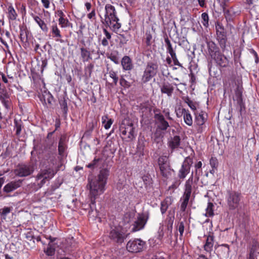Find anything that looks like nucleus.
<instances>
[{
    "label": "nucleus",
    "instance_id": "ea45409f",
    "mask_svg": "<svg viewBox=\"0 0 259 259\" xmlns=\"http://www.w3.org/2000/svg\"><path fill=\"white\" fill-rule=\"evenodd\" d=\"M109 76L113 79L114 84H116L118 80V78L117 76L116 73L113 70H111L109 71Z\"/></svg>",
    "mask_w": 259,
    "mask_h": 259
},
{
    "label": "nucleus",
    "instance_id": "9b49d317",
    "mask_svg": "<svg viewBox=\"0 0 259 259\" xmlns=\"http://www.w3.org/2000/svg\"><path fill=\"white\" fill-rule=\"evenodd\" d=\"M149 218L147 213H142L139 214L136 221L133 224L134 227L132 229L133 231L136 232L143 229Z\"/></svg>",
    "mask_w": 259,
    "mask_h": 259
},
{
    "label": "nucleus",
    "instance_id": "4be33fe9",
    "mask_svg": "<svg viewBox=\"0 0 259 259\" xmlns=\"http://www.w3.org/2000/svg\"><path fill=\"white\" fill-rule=\"evenodd\" d=\"M8 12H7V17L9 20V21H14L17 19L18 17V15L12 5H10L8 6Z\"/></svg>",
    "mask_w": 259,
    "mask_h": 259
},
{
    "label": "nucleus",
    "instance_id": "e433bc0d",
    "mask_svg": "<svg viewBox=\"0 0 259 259\" xmlns=\"http://www.w3.org/2000/svg\"><path fill=\"white\" fill-rule=\"evenodd\" d=\"M202 23L206 27L208 26L209 17L206 13H203L201 14Z\"/></svg>",
    "mask_w": 259,
    "mask_h": 259
},
{
    "label": "nucleus",
    "instance_id": "bb28decb",
    "mask_svg": "<svg viewBox=\"0 0 259 259\" xmlns=\"http://www.w3.org/2000/svg\"><path fill=\"white\" fill-rule=\"evenodd\" d=\"M203 112H201L200 113L196 115L195 117V122L196 124L198 125H202L205 122V118L203 116Z\"/></svg>",
    "mask_w": 259,
    "mask_h": 259
},
{
    "label": "nucleus",
    "instance_id": "5fc2aeb1",
    "mask_svg": "<svg viewBox=\"0 0 259 259\" xmlns=\"http://www.w3.org/2000/svg\"><path fill=\"white\" fill-rule=\"evenodd\" d=\"M103 32L105 35V38H107L109 40H110L111 38V34L106 29H103Z\"/></svg>",
    "mask_w": 259,
    "mask_h": 259
},
{
    "label": "nucleus",
    "instance_id": "58836bf2",
    "mask_svg": "<svg viewBox=\"0 0 259 259\" xmlns=\"http://www.w3.org/2000/svg\"><path fill=\"white\" fill-rule=\"evenodd\" d=\"M58 21L59 25H60L62 28L67 27L69 26V21L65 17L59 19Z\"/></svg>",
    "mask_w": 259,
    "mask_h": 259
},
{
    "label": "nucleus",
    "instance_id": "680f3d73",
    "mask_svg": "<svg viewBox=\"0 0 259 259\" xmlns=\"http://www.w3.org/2000/svg\"><path fill=\"white\" fill-rule=\"evenodd\" d=\"M123 182H118L117 183V185H116V188L117 189H118L119 190H121L123 186H124V184L123 183Z\"/></svg>",
    "mask_w": 259,
    "mask_h": 259
},
{
    "label": "nucleus",
    "instance_id": "20e7f679",
    "mask_svg": "<svg viewBox=\"0 0 259 259\" xmlns=\"http://www.w3.org/2000/svg\"><path fill=\"white\" fill-rule=\"evenodd\" d=\"M160 175L164 180L170 179L174 170L171 168L168 157L161 156L158 159Z\"/></svg>",
    "mask_w": 259,
    "mask_h": 259
},
{
    "label": "nucleus",
    "instance_id": "8fccbe9b",
    "mask_svg": "<svg viewBox=\"0 0 259 259\" xmlns=\"http://www.w3.org/2000/svg\"><path fill=\"white\" fill-rule=\"evenodd\" d=\"M170 56H171V59H172V60L174 61V63L175 65L181 66V64L179 63V62L177 59L176 54H173L172 55H171Z\"/></svg>",
    "mask_w": 259,
    "mask_h": 259
},
{
    "label": "nucleus",
    "instance_id": "052dcab7",
    "mask_svg": "<svg viewBox=\"0 0 259 259\" xmlns=\"http://www.w3.org/2000/svg\"><path fill=\"white\" fill-rule=\"evenodd\" d=\"M57 15L59 17V19H61L63 17H65V15L62 10H58L57 12Z\"/></svg>",
    "mask_w": 259,
    "mask_h": 259
},
{
    "label": "nucleus",
    "instance_id": "37998d69",
    "mask_svg": "<svg viewBox=\"0 0 259 259\" xmlns=\"http://www.w3.org/2000/svg\"><path fill=\"white\" fill-rule=\"evenodd\" d=\"M222 250L224 252V253L226 255H228L230 252V249L229 245L226 244H224L221 245Z\"/></svg>",
    "mask_w": 259,
    "mask_h": 259
},
{
    "label": "nucleus",
    "instance_id": "69168bd1",
    "mask_svg": "<svg viewBox=\"0 0 259 259\" xmlns=\"http://www.w3.org/2000/svg\"><path fill=\"white\" fill-rule=\"evenodd\" d=\"M152 38V36L150 34H147L146 36V44L147 45H150V42L151 41V39Z\"/></svg>",
    "mask_w": 259,
    "mask_h": 259
},
{
    "label": "nucleus",
    "instance_id": "2f4dec72",
    "mask_svg": "<svg viewBox=\"0 0 259 259\" xmlns=\"http://www.w3.org/2000/svg\"><path fill=\"white\" fill-rule=\"evenodd\" d=\"M168 198L165 199L161 203L160 210L162 214H164L167 210L168 207L169 205L168 202Z\"/></svg>",
    "mask_w": 259,
    "mask_h": 259
},
{
    "label": "nucleus",
    "instance_id": "473e14b6",
    "mask_svg": "<svg viewBox=\"0 0 259 259\" xmlns=\"http://www.w3.org/2000/svg\"><path fill=\"white\" fill-rule=\"evenodd\" d=\"M118 52L116 51L115 53H111L108 58L110 59L112 61L115 63L116 64H119V58L118 56Z\"/></svg>",
    "mask_w": 259,
    "mask_h": 259
},
{
    "label": "nucleus",
    "instance_id": "a211bd4d",
    "mask_svg": "<svg viewBox=\"0 0 259 259\" xmlns=\"http://www.w3.org/2000/svg\"><path fill=\"white\" fill-rule=\"evenodd\" d=\"M193 172H192L190 178L187 180L185 184V192L184 195L191 196L192 187L193 185Z\"/></svg>",
    "mask_w": 259,
    "mask_h": 259
},
{
    "label": "nucleus",
    "instance_id": "49530a36",
    "mask_svg": "<svg viewBox=\"0 0 259 259\" xmlns=\"http://www.w3.org/2000/svg\"><path fill=\"white\" fill-rule=\"evenodd\" d=\"M184 228H185L184 223L183 222H181L179 223V227H178V230L180 232L181 236H182L183 235V233L184 231Z\"/></svg>",
    "mask_w": 259,
    "mask_h": 259
},
{
    "label": "nucleus",
    "instance_id": "79ce46f5",
    "mask_svg": "<svg viewBox=\"0 0 259 259\" xmlns=\"http://www.w3.org/2000/svg\"><path fill=\"white\" fill-rule=\"evenodd\" d=\"M143 181L146 186H149L152 184V179L149 176H144L143 177Z\"/></svg>",
    "mask_w": 259,
    "mask_h": 259
},
{
    "label": "nucleus",
    "instance_id": "5701e85b",
    "mask_svg": "<svg viewBox=\"0 0 259 259\" xmlns=\"http://www.w3.org/2000/svg\"><path fill=\"white\" fill-rule=\"evenodd\" d=\"M180 140L179 136H175L169 141V147L172 150L178 148L180 144Z\"/></svg>",
    "mask_w": 259,
    "mask_h": 259
},
{
    "label": "nucleus",
    "instance_id": "2eb2a0df",
    "mask_svg": "<svg viewBox=\"0 0 259 259\" xmlns=\"http://www.w3.org/2000/svg\"><path fill=\"white\" fill-rule=\"evenodd\" d=\"M21 180L12 181L5 186L4 191L6 193L11 192L21 186Z\"/></svg>",
    "mask_w": 259,
    "mask_h": 259
},
{
    "label": "nucleus",
    "instance_id": "9d476101",
    "mask_svg": "<svg viewBox=\"0 0 259 259\" xmlns=\"http://www.w3.org/2000/svg\"><path fill=\"white\" fill-rule=\"evenodd\" d=\"M193 163V160L190 157H187L178 172V177L181 179H184L187 175L190 172V168Z\"/></svg>",
    "mask_w": 259,
    "mask_h": 259
},
{
    "label": "nucleus",
    "instance_id": "ddd939ff",
    "mask_svg": "<svg viewBox=\"0 0 259 259\" xmlns=\"http://www.w3.org/2000/svg\"><path fill=\"white\" fill-rule=\"evenodd\" d=\"M109 237L118 243L123 242L125 238L124 233L120 227L112 228L110 232Z\"/></svg>",
    "mask_w": 259,
    "mask_h": 259
},
{
    "label": "nucleus",
    "instance_id": "c756f323",
    "mask_svg": "<svg viewBox=\"0 0 259 259\" xmlns=\"http://www.w3.org/2000/svg\"><path fill=\"white\" fill-rule=\"evenodd\" d=\"M81 51V56L83 59V61H88L90 59H91V54L90 52L88 51L86 49L81 48L80 49Z\"/></svg>",
    "mask_w": 259,
    "mask_h": 259
},
{
    "label": "nucleus",
    "instance_id": "aec40b11",
    "mask_svg": "<svg viewBox=\"0 0 259 259\" xmlns=\"http://www.w3.org/2000/svg\"><path fill=\"white\" fill-rule=\"evenodd\" d=\"M214 244V237L212 234H210L207 237L206 242L204 245V250L210 253L212 250V248Z\"/></svg>",
    "mask_w": 259,
    "mask_h": 259
},
{
    "label": "nucleus",
    "instance_id": "603ef678",
    "mask_svg": "<svg viewBox=\"0 0 259 259\" xmlns=\"http://www.w3.org/2000/svg\"><path fill=\"white\" fill-rule=\"evenodd\" d=\"M0 100L2 101V103H3L4 105L6 107V108H8L9 103L8 100H6V99L4 97H3L2 96H0Z\"/></svg>",
    "mask_w": 259,
    "mask_h": 259
},
{
    "label": "nucleus",
    "instance_id": "6e6552de",
    "mask_svg": "<svg viewBox=\"0 0 259 259\" xmlns=\"http://www.w3.org/2000/svg\"><path fill=\"white\" fill-rule=\"evenodd\" d=\"M145 242L140 239L129 241L126 244L127 250L131 252H138L142 250L145 246Z\"/></svg>",
    "mask_w": 259,
    "mask_h": 259
},
{
    "label": "nucleus",
    "instance_id": "7c9ffc66",
    "mask_svg": "<svg viewBox=\"0 0 259 259\" xmlns=\"http://www.w3.org/2000/svg\"><path fill=\"white\" fill-rule=\"evenodd\" d=\"M190 198V196L184 195L183 201L181 205V211H185Z\"/></svg>",
    "mask_w": 259,
    "mask_h": 259
},
{
    "label": "nucleus",
    "instance_id": "6e6d98bb",
    "mask_svg": "<svg viewBox=\"0 0 259 259\" xmlns=\"http://www.w3.org/2000/svg\"><path fill=\"white\" fill-rule=\"evenodd\" d=\"M16 125L15 128L16 129V134L19 135L20 134L21 131V125L18 123L17 122H15Z\"/></svg>",
    "mask_w": 259,
    "mask_h": 259
},
{
    "label": "nucleus",
    "instance_id": "a878e982",
    "mask_svg": "<svg viewBox=\"0 0 259 259\" xmlns=\"http://www.w3.org/2000/svg\"><path fill=\"white\" fill-rule=\"evenodd\" d=\"M113 122V120L111 118H109L107 115H104L102 117V123L106 130L109 129Z\"/></svg>",
    "mask_w": 259,
    "mask_h": 259
},
{
    "label": "nucleus",
    "instance_id": "423d86ee",
    "mask_svg": "<svg viewBox=\"0 0 259 259\" xmlns=\"http://www.w3.org/2000/svg\"><path fill=\"white\" fill-rule=\"evenodd\" d=\"M241 194L234 191H229L227 192L226 199L228 205L230 209L236 208L240 201Z\"/></svg>",
    "mask_w": 259,
    "mask_h": 259
},
{
    "label": "nucleus",
    "instance_id": "e2e57ef3",
    "mask_svg": "<svg viewBox=\"0 0 259 259\" xmlns=\"http://www.w3.org/2000/svg\"><path fill=\"white\" fill-rule=\"evenodd\" d=\"M108 39L107 38H104L102 40V45L104 46V47H106L108 45H109V42H108Z\"/></svg>",
    "mask_w": 259,
    "mask_h": 259
},
{
    "label": "nucleus",
    "instance_id": "393cba45",
    "mask_svg": "<svg viewBox=\"0 0 259 259\" xmlns=\"http://www.w3.org/2000/svg\"><path fill=\"white\" fill-rule=\"evenodd\" d=\"M33 19L42 31L45 32H48V27L44 20H42L39 17L37 16H34Z\"/></svg>",
    "mask_w": 259,
    "mask_h": 259
},
{
    "label": "nucleus",
    "instance_id": "a18cd8bd",
    "mask_svg": "<svg viewBox=\"0 0 259 259\" xmlns=\"http://www.w3.org/2000/svg\"><path fill=\"white\" fill-rule=\"evenodd\" d=\"M120 84L124 88H128L130 85V83L122 77L120 79Z\"/></svg>",
    "mask_w": 259,
    "mask_h": 259
},
{
    "label": "nucleus",
    "instance_id": "3c124183",
    "mask_svg": "<svg viewBox=\"0 0 259 259\" xmlns=\"http://www.w3.org/2000/svg\"><path fill=\"white\" fill-rule=\"evenodd\" d=\"M95 16H96L95 10L94 9L92 11V12L91 13H90L89 14H88L87 17L89 19L92 20V19H95Z\"/></svg>",
    "mask_w": 259,
    "mask_h": 259
},
{
    "label": "nucleus",
    "instance_id": "f3484780",
    "mask_svg": "<svg viewBox=\"0 0 259 259\" xmlns=\"http://www.w3.org/2000/svg\"><path fill=\"white\" fill-rule=\"evenodd\" d=\"M174 90V87L172 84L165 82L160 87V91L162 94H166L168 97H171Z\"/></svg>",
    "mask_w": 259,
    "mask_h": 259
},
{
    "label": "nucleus",
    "instance_id": "4468645a",
    "mask_svg": "<svg viewBox=\"0 0 259 259\" xmlns=\"http://www.w3.org/2000/svg\"><path fill=\"white\" fill-rule=\"evenodd\" d=\"M155 118L157 120L158 128L161 131H165L169 126L167 121H166L164 116L160 114H156Z\"/></svg>",
    "mask_w": 259,
    "mask_h": 259
},
{
    "label": "nucleus",
    "instance_id": "774afa93",
    "mask_svg": "<svg viewBox=\"0 0 259 259\" xmlns=\"http://www.w3.org/2000/svg\"><path fill=\"white\" fill-rule=\"evenodd\" d=\"M199 5L200 7H203L205 5V0H198Z\"/></svg>",
    "mask_w": 259,
    "mask_h": 259
},
{
    "label": "nucleus",
    "instance_id": "f257e3e1",
    "mask_svg": "<svg viewBox=\"0 0 259 259\" xmlns=\"http://www.w3.org/2000/svg\"><path fill=\"white\" fill-rule=\"evenodd\" d=\"M108 175L109 171L104 168L100 170L97 178L89 180V198L93 204L96 203V199L104 193Z\"/></svg>",
    "mask_w": 259,
    "mask_h": 259
},
{
    "label": "nucleus",
    "instance_id": "c85d7f7f",
    "mask_svg": "<svg viewBox=\"0 0 259 259\" xmlns=\"http://www.w3.org/2000/svg\"><path fill=\"white\" fill-rule=\"evenodd\" d=\"M164 41L165 43L167 52H168L170 56L172 55L173 54H175V51L174 50L172 47L169 39L167 37H166L164 38Z\"/></svg>",
    "mask_w": 259,
    "mask_h": 259
},
{
    "label": "nucleus",
    "instance_id": "4c0bfd02",
    "mask_svg": "<svg viewBox=\"0 0 259 259\" xmlns=\"http://www.w3.org/2000/svg\"><path fill=\"white\" fill-rule=\"evenodd\" d=\"M65 149V146L64 143L63 139L62 138H61L60 139L59 145H58V150H59V154L60 155L64 153Z\"/></svg>",
    "mask_w": 259,
    "mask_h": 259
},
{
    "label": "nucleus",
    "instance_id": "864d4df0",
    "mask_svg": "<svg viewBox=\"0 0 259 259\" xmlns=\"http://www.w3.org/2000/svg\"><path fill=\"white\" fill-rule=\"evenodd\" d=\"M41 2L43 5V6L46 8L48 9L50 7V1L49 0H41Z\"/></svg>",
    "mask_w": 259,
    "mask_h": 259
},
{
    "label": "nucleus",
    "instance_id": "de8ad7c7",
    "mask_svg": "<svg viewBox=\"0 0 259 259\" xmlns=\"http://www.w3.org/2000/svg\"><path fill=\"white\" fill-rule=\"evenodd\" d=\"M186 103L192 110L194 111L196 109V104L192 101L188 100V101H186Z\"/></svg>",
    "mask_w": 259,
    "mask_h": 259
},
{
    "label": "nucleus",
    "instance_id": "72a5a7b5",
    "mask_svg": "<svg viewBox=\"0 0 259 259\" xmlns=\"http://www.w3.org/2000/svg\"><path fill=\"white\" fill-rule=\"evenodd\" d=\"M91 203L87 205V204H82L81 205V207L82 209H88L89 208H90L91 210L89 212V214L90 216H91L92 213H93V210L94 209H95V203L94 204H93L91 202V201L90 200Z\"/></svg>",
    "mask_w": 259,
    "mask_h": 259
},
{
    "label": "nucleus",
    "instance_id": "0eeeda50",
    "mask_svg": "<svg viewBox=\"0 0 259 259\" xmlns=\"http://www.w3.org/2000/svg\"><path fill=\"white\" fill-rule=\"evenodd\" d=\"M157 69L158 65L156 64L153 63H148L142 77L141 81L142 83L147 82L151 80L156 75Z\"/></svg>",
    "mask_w": 259,
    "mask_h": 259
},
{
    "label": "nucleus",
    "instance_id": "f704fd0d",
    "mask_svg": "<svg viewBox=\"0 0 259 259\" xmlns=\"http://www.w3.org/2000/svg\"><path fill=\"white\" fill-rule=\"evenodd\" d=\"M259 249L258 243L255 240H253L251 244L250 252L255 253L258 251Z\"/></svg>",
    "mask_w": 259,
    "mask_h": 259
},
{
    "label": "nucleus",
    "instance_id": "0e129e2a",
    "mask_svg": "<svg viewBox=\"0 0 259 259\" xmlns=\"http://www.w3.org/2000/svg\"><path fill=\"white\" fill-rule=\"evenodd\" d=\"M119 38L120 40V42L123 43H126L127 40L125 39V37L123 34H120Z\"/></svg>",
    "mask_w": 259,
    "mask_h": 259
},
{
    "label": "nucleus",
    "instance_id": "b1692460",
    "mask_svg": "<svg viewBox=\"0 0 259 259\" xmlns=\"http://www.w3.org/2000/svg\"><path fill=\"white\" fill-rule=\"evenodd\" d=\"M182 114H183L184 121L189 126H191L193 123L192 117L188 110L182 109Z\"/></svg>",
    "mask_w": 259,
    "mask_h": 259
},
{
    "label": "nucleus",
    "instance_id": "338daca9",
    "mask_svg": "<svg viewBox=\"0 0 259 259\" xmlns=\"http://www.w3.org/2000/svg\"><path fill=\"white\" fill-rule=\"evenodd\" d=\"M85 6L87 10L88 11H90L91 10L92 5H91V4L90 3H88V2L86 3L85 4Z\"/></svg>",
    "mask_w": 259,
    "mask_h": 259
},
{
    "label": "nucleus",
    "instance_id": "c9c22d12",
    "mask_svg": "<svg viewBox=\"0 0 259 259\" xmlns=\"http://www.w3.org/2000/svg\"><path fill=\"white\" fill-rule=\"evenodd\" d=\"M51 239V241L48 244V246L47 247V249L46 251V253L48 255H53L54 253H55V248L52 246V245L50 243H52L54 240L52 239Z\"/></svg>",
    "mask_w": 259,
    "mask_h": 259
},
{
    "label": "nucleus",
    "instance_id": "bf43d9fd",
    "mask_svg": "<svg viewBox=\"0 0 259 259\" xmlns=\"http://www.w3.org/2000/svg\"><path fill=\"white\" fill-rule=\"evenodd\" d=\"M202 166V162L201 161H199L196 164H195V168L196 169V175H197V172H198V169L200 168Z\"/></svg>",
    "mask_w": 259,
    "mask_h": 259
},
{
    "label": "nucleus",
    "instance_id": "6ab92c4d",
    "mask_svg": "<svg viewBox=\"0 0 259 259\" xmlns=\"http://www.w3.org/2000/svg\"><path fill=\"white\" fill-rule=\"evenodd\" d=\"M51 33L53 37L55 38L56 41L63 43L64 41L61 39L62 35L60 30L58 28L57 24L53 25L51 27Z\"/></svg>",
    "mask_w": 259,
    "mask_h": 259
},
{
    "label": "nucleus",
    "instance_id": "f8f14e48",
    "mask_svg": "<svg viewBox=\"0 0 259 259\" xmlns=\"http://www.w3.org/2000/svg\"><path fill=\"white\" fill-rule=\"evenodd\" d=\"M211 58L220 66L226 67L228 64V59L219 51H212L210 52Z\"/></svg>",
    "mask_w": 259,
    "mask_h": 259
},
{
    "label": "nucleus",
    "instance_id": "4d7b16f0",
    "mask_svg": "<svg viewBox=\"0 0 259 259\" xmlns=\"http://www.w3.org/2000/svg\"><path fill=\"white\" fill-rule=\"evenodd\" d=\"M99 161V159H95L93 161L88 165L89 168H93L96 164V163Z\"/></svg>",
    "mask_w": 259,
    "mask_h": 259
},
{
    "label": "nucleus",
    "instance_id": "412c9836",
    "mask_svg": "<svg viewBox=\"0 0 259 259\" xmlns=\"http://www.w3.org/2000/svg\"><path fill=\"white\" fill-rule=\"evenodd\" d=\"M174 220L175 215L174 213H169L165 221V224L167 227V230L168 232H169L170 234L172 233V225Z\"/></svg>",
    "mask_w": 259,
    "mask_h": 259
},
{
    "label": "nucleus",
    "instance_id": "09e8293b",
    "mask_svg": "<svg viewBox=\"0 0 259 259\" xmlns=\"http://www.w3.org/2000/svg\"><path fill=\"white\" fill-rule=\"evenodd\" d=\"M209 163L212 168H216L217 166V159L212 157L209 160Z\"/></svg>",
    "mask_w": 259,
    "mask_h": 259
},
{
    "label": "nucleus",
    "instance_id": "c03bdc74",
    "mask_svg": "<svg viewBox=\"0 0 259 259\" xmlns=\"http://www.w3.org/2000/svg\"><path fill=\"white\" fill-rule=\"evenodd\" d=\"M11 209L10 207H5L2 209V215H3V219H5L6 215L10 213Z\"/></svg>",
    "mask_w": 259,
    "mask_h": 259
},
{
    "label": "nucleus",
    "instance_id": "39448f33",
    "mask_svg": "<svg viewBox=\"0 0 259 259\" xmlns=\"http://www.w3.org/2000/svg\"><path fill=\"white\" fill-rule=\"evenodd\" d=\"M34 170V165L29 163L28 164H19L14 170L16 176L19 177H25L31 175Z\"/></svg>",
    "mask_w": 259,
    "mask_h": 259
},
{
    "label": "nucleus",
    "instance_id": "7ed1b4c3",
    "mask_svg": "<svg viewBox=\"0 0 259 259\" xmlns=\"http://www.w3.org/2000/svg\"><path fill=\"white\" fill-rule=\"evenodd\" d=\"M105 14L104 23L108 26L112 28L114 30H118L121 27L119 23V19L116 15V11L114 6L107 4L105 7Z\"/></svg>",
    "mask_w": 259,
    "mask_h": 259
},
{
    "label": "nucleus",
    "instance_id": "1a4fd4ad",
    "mask_svg": "<svg viewBox=\"0 0 259 259\" xmlns=\"http://www.w3.org/2000/svg\"><path fill=\"white\" fill-rule=\"evenodd\" d=\"M120 132L122 138L126 142H131L135 138L134 128L132 124L121 126Z\"/></svg>",
    "mask_w": 259,
    "mask_h": 259
},
{
    "label": "nucleus",
    "instance_id": "f03ea898",
    "mask_svg": "<svg viewBox=\"0 0 259 259\" xmlns=\"http://www.w3.org/2000/svg\"><path fill=\"white\" fill-rule=\"evenodd\" d=\"M49 167L41 169L35 178L36 182L34 183L36 186V189L41 188L47 182L50 181L55 175L58 169L55 168L53 166L57 163V159L52 156L48 159Z\"/></svg>",
    "mask_w": 259,
    "mask_h": 259
},
{
    "label": "nucleus",
    "instance_id": "a19ab883",
    "mask_svg": "<svg viewBox=\"0 0 259 259\" xmlns=\"http://www.w3.org/2000/svg\"><path fill=\"white\" fill-rule=\"evenodd\" d=\"M60 106L62 109L63 112L65 113H67L68 110L67 103L65 100H61L60 102Z\"/></svg>",
    "mask_w": 259,
    "mask_h": 259
},
{
    "label": "nucleus",
    "instance_id": "13d9d810",
    "mask_svg": "<svg viewBox=\"0 0 259 259\" xmlns=\"http://www.w3.org/2000/svg\"><path fill=\"white\" fill-rule=\"evenodd\" d=\"M134 214L133 213H126L125 215V219H127V218H129V220H125V221L127 223H130L131 221V219L134 217Z\"/></svg>",
    "mask_w": 259,
    "mask_h": 259
},
{
    "label": "nucleus",
    "instance_id": "cd10ccee",
    "mask_svg": "<svg viewBox=\"0 0 259 259\" xmlns=\"http://www.w3.org/2000/svg\"><path fill=\"white\" fill-rule=\"evenodd\" d=\"M213 207L214 205L213 203L211 202H208L207 204V206L206 208V213L205 214V216L207 217H211L213 216Z\"/></svg>",
    "mask_w": 259,
    "mask_h": 259
},
{
    "label": "nucleus",
    "instance_id": "dca6fc26",
    "mask_svg": "<svg viewBox=\"0 0 259 259\" xmlns=\"http://www.w3.org/2000/svg\"><path fill=\"white\" fill-rule=\"evenodd\" d=\"M122 68L124 70L130 71L134 68L131 59L127 56H124L121 61Z\"/></svg>",
    "mask_w": 259,
    "mask_h": 259
}]
</instances>
